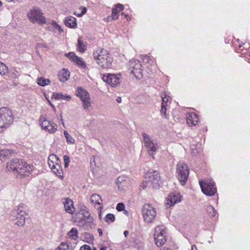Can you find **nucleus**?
<instances>
[{
	"label": "nucleus",
	"instance_id": "nucleus-1",
	"mask_svg": "<svg viewBox=\"0 0 250 250\" xmlns=\"http://www.w3.org/2000/svg\"><path fill=\"white\" fill-rule=\"evenodd\" d=\"M93 56L101 68H108L112 62V59L108 52L104 49H98L94 52Z\"/></svg>",
	"mask_w": 250,
	"mask_h": 250
},
{
	"label": "nucleus",
	"instance_id": "nucleus-2",
	"mask_svg": "<svg viewBox=\"0 0 250 250\" xmlns=\"http://www.w3.org/2000/svg\"><path fill=\"white\" fill-rule=\"evenodd\" d=\"M8 170L15 171L21 176L26 175L29 173L31 167L28 164L18 159H14L7 165Z\"/></svg>",
	"mask_w": 250,
	"mask_h": 250
},
{
	"label": "nucleus",
	"instance_id": "nucleus-3",
	"mask_svg": "<svg viewBox=\"0 0 250 250\" xmlns=\"http://www.w3.org/2000/svg\"><path fill=\"white\" fill-rule=\"evenodd\" d=\"M13 122V114L11 110L3 107L0 109V132L8 128Z\"/></svg>",
	"mask_w": 250,
	"mask_h": 250
},
{
	"label": "nucleus",
	"instance_id": "nucleus-4",
	"mask_svg": "<svg viewBox=\"0 0 250 250\" xmlns=\"http://www.w3.org/2000/svg\"><path fill=\"white\" fill-rule=\"evenodd\" d=\"M27 214L26 212V206L23 204H21L17 206L11 213L13 219L14 217L17 220L16 224L19 226H23L25 224V216Z\"/></svg>",
	"mask_w": 250,
	"mask_h": 250
},
{
	"label": "nucleus",
	"instance_id": "nucleus-5",
	"mask_svg": "<svg viewBox=\"0 0 250 250\" xmlns=\"http://www.w3.org/2000/svg\"><path fill=\"white\" fill-rule=\"evenodd\" d=\"M177 178L182 186L185 185L189 175V168L188 165L184 162H180L176 166Z\"/></svg>",
	"mask_w": 250,
	"mask_h": 250
},
{
	"label": "nucleus",
	"instance_id": "nucleus-6",
	"mask_svg": "<svg viewBox=\"0 0 250 250\" xmlns=\"http://www.w3.org/2000/svg\"><path fill=\"white\" fill-rule=\"evenodd\" d=\"M27 17L32 23H38L40 24L46 23V19L43 16L41 10L37 7H34L27 13Z\"/></svg>",
	"mask_w": 250,
	"mask_h": 250
},
{
	"label": "nucleus",
	"instance_id": "nucleus-7",
	"mask_svg": "<svg viewBox=\"0 0 250 250\" xmlns=\"http://www.w3.org/2000/svg\"><path fill=\"white\" fill-rule=\"evenodd\" d=\"M166 229L164 226H159L155 228L154 239L157 247L162 246L166 242Z\"/></svg>",
	"mask_w": 250,
	"mask_h": 250
},
{
	"label": "nucleus",
	"instance_id": "nucleus-8",
	"mask_svg": "<svg viewBox=\"0 0 250 250\" xmlns=\"http://www.w3.org/2000/svg\"><path fill=\"white\" fill-rule=\"evenodd\" d=\"M144 221L146 223H151L155 219L156 215L155 208L150 204H145L142 209Z\"/></svg>",
	"mask_w": 250,
	"mask_h": 250
},
{
	"label": "nucleus",
	"instance_id": "nucleus-9",
	"mask_svg": "<svg viewBox=\"0 0 250 250\" xmlns=\"http://www.w3.org/2000/svg\"><path fill=\"white\" fill-rule=\"evenodd\" d=\"M202 192L206 195L212 196L216 192L215 183L210 180H205L199 181Z\"/></svg>",
	"mask_w": 250,
	"mask_h": 250
},
{
	"label": "nucleus",
	"instance_id": "nucleus-10",
	"mask_svg": "<svg viewBox=\"0 0 250 250\" xmlns=\"http://www.w3.org/2000/svg\"><path fill=\"white\" fill-rule=\"evenodd\" d=\"M130 73L133 74L137 79L143 77L142 64L140 61L137 59H132L129 62Z\"/></svg>",
	"mask_w": 250,
	"mask_h": 250
},
{
	"label": "nucleus",
	"instance_id": "nucleus-11",
	"mask_svg": "<svg viewBox=\"0 0 250 250\" xmlns=\"http://www.w3.org/2000/svg\"><path fill=\"white\" fill-rule=\"evenodd\" d=\"M76 95L80 97L83 102L84 109L88 110L91 106L90 98L89 93L81 87L78 88Z\"/></svg>",
	"mask_w": 250,
	"mask_h": 250
},
{
	"label": "nucleus",
	"instance_id": "nucleus-12",
	"mask_svg": "<svg viewBox=\"0 0 250 250\" xmlns=\"http://www.w3.org/2000/svg\"><path fill=\"white\" fill-rule=\"evenodd\" d=\"M145 179L146 183L150 184L153 188H156L159 186L160 177L159 173L156 170L148 171L146 174Z\"/></svg>",
	"mask_w": 250,
	"mask_h": 250
},
{
	"label": "nucleus",
	"instance_id": "nucleus-13",
	"mask_svg": "<svg viewBox=\"0 0 250 250\" xmlns=\"http://www.w3.org/2000/svg\"><path fill=\"white\" fill-rule=\"evenodd\" d=\"M102 79L103 81L111 86H115L119 83V78L115 74L103 75Z\"/></svg>",
	"mask_w": 250,
	"mask_h": 250
},
{
	"label": "nucleus",
	"instance_id": "nucleus-14",
	"mask_svg": "<svg viewBox=\"0 0 250 250\" xmlns=\"http://www.w3.org/2000/svg\"><path fill=\"white\" fill-rule=\"evenodd\" d=\"M62 203L66 212L70 214H73L75 210L73 201L69 198H66L63 199Z\"/></svg>",
	"mask_w": 250,
	"mask_h": 250
},
{
	"label": "nucleus",
	"instance_id": "nucleus-15",
	"mask_svg": "<svg viewBox=\"0 0 250 250\" xmlns=\"http://www.w3.org/2000/svg\"><path fill=\"white\" fill-rule=\"evenodd\" d=\"M48 166L51 168V170L53 173L61 178V179H62V170L61 168V166L59 165L58 163L55 164L53 163V164L48 163Z\"/></svg>",
	"mask_w": 250,
	"mask_h": 250
},
{
	"label": "nucleus",
	"instance_id": "nucleus-16",
	"mask_svg": "<svg viewBox=\"0 0 250 250\" xmlns=\"http://www.w3.org/2000/svg\"><path fill=\"white\" fill-rule=\"evenodd\" d=\"M181 201V196L179 194L170 193L167 198V204L170 206Z\"/></svg>",
	"mask_w": 250,
	"mask_h": 250
},
{
	"label": "nucleus",
	"instance_id": "nucleus-17",
	"mask_svg": "<svg viewBox=\"0 0 250 250\" xmlns=\"http://www.w3.org/2000/svg\"><path fill=\"white\" fill-rule=\"evenodd\" d=\"M83 216L87 219V220L83 219L81 220V222L85 224L86 229H88V228H92L93 226V218L90 216L89 213L87 211H85L83 212Z\"/></svg>",
	"mask_w": 250,
	"mask_h": 250
},
{
	"label": "nucleus",
	"instance_id": "nucleus-18",
	"mask_svg": "<svg viewBox=\"0 0 250 250\" xmlns=\"http://www.w3.org/2000/svg\"><path fill=\"white\" fill-rule=\"evenodd\" d=\"M187 123L189 126L196 125L198 123V118L196 114L191 113L187 116Z\"/></svg>",
	"mask_w": 250,
	"mask_h": 250
},
{
	"label": "nucleus",
	"instance_id": "nucleus-19",
	"mask_svg": "<svg viewBox=\"0 0 250 250\" xmlns=\"http://www.w3.org/2000/svg\"><path fill=\"white\" fill-rule=\"evenodd\" d=\"M48 24H49L48 28L50 31H53L55 33H58L60 34L63 32V29L55 21H52L51 22H49Z\"/></svg>",
	"mask_w": 250,
	"mask_h": 250
},
{
	"label": "nucleus",
	"instance_id": "nucleus-20",
	"mask_svg": "<svg viewBox=\"0 0 250 250\" xmlns=\"http://www.w3.org/2000/svg\"><path fill=\"white\" fill-rule=\"evenodd\" d=\"M14 152L11 149H2L0 150V165L6 160V158L11 156Z\"/></svg>",
	"mask_w": 250,
	"mask_h": 250
},
{
	"label": "nucleus",
	"instance_id": "nucleus-21",
	"mask_svg": "<svg viewBox=\"0 0 250 250\" xmlns=\"http://www.w3.org/2000/svg\"><path fill=\"white\" fill-rule=\"evenodd\" d=\"M58 77L61 82H65L70 77L69 72L67 69L63 68L60 71Z\"/></svg>",
	"mask_w": 250,
	"mask_h": 250
},
{
	"label": "nucleus",
	"instance_id": "nucleus-22",
	"mask_svg": "<svg viewBox=\"0 0 250 250\" xmlns=\"http://www.w3.org/2000/svg\"><path fill=\"white\" fill-rule=\"evenodd\" d=\"M64 23L66 26L72 28H76L77 25L76 19L73 17H66Z\"/></svg>",
	"mask_w": 250,
	"mask_h": 250
},
{
	"label": "nucleus",
	"instance_id": "nucleus-23",
	"mask_svg": "<svg viewBox=\"0 0 250 250\" xmlns=\"http://www.w3.org/2000/svg\"><path fill=\"white\" fill-rule=\"evenodd\" d=\"M52 98L55 99L62 100L66 101H69L71 99L70 95H64L62 93H54Z\"/></svg>",
	"mask_w": 250,
	"mask_h": 250
},
{
	"label": "nucleus",
	"instance_id": "nucleus-24",
	"mask_svg": "<svg viewBox=\"0 0 250 250\" xmlns=\"http://www.w3.org/2000/svg\"><path fill=\"white\" fill-rule=\"evenodd\" d=\"M90 201L94 205H101L102 202L101 197L97 194H93L90 197Z\"/></svg>",
	"mask_w": 250,
	"mask_h": 250
},
{
	"label": "nucleus",
	"instance_id": "nucleus-25",
	"mask_svg": "<svg viewBox=\"0 0 250 250\" xmlns=\"http://www.w3.org/2000/svg\"><path fill=\"white\" fill-rule=\"evenodd\" d=\"M119 8V11H121L123 10V6L121 4H117L115 5L114 8L112 11V17L113 20H117L118 18V12H117V9Z\"/></svg>",
	"mask_w": 250,
	"mask_h": 250
},
{
	"label": "nucleus",
	"instance_id": "nucleus-26",
	"mask_svg": "<svg viewBox=\"0 0 250 250\" xmlns=\"http://www.w3.org/2000/svg\"><path fill=\"white\" fill-rule=\"evenodd\" d=\"M82 37L79 38L78 40L77 49L81 52H84L86 49V44L82 41Z\"/></svg>",
	"mask_w": 250,
	"mask_h": 250
},
{
	"label": "nucleus",
	"instance_id": "nucleus-27",
	"mask_svg": "<svg viewBox=\"0 0 250 250\" xmlns=\"http://www.w3.org/2000/svg\"><path fill=\"white\" fill-rule=\"evenodd\" d=\"M145 146L147 148V151L149 152L150 155H151L150 152H152V153L153 152H155L157 148V145L154 144L153 142L148 143L145 145Z\"/></svg>",
	"mask_w": 250,
	"mask_h": 250
},
{
	"label": "nucleus",
	"instance_id": "nucleus-28",
	"mask_svg": "<svg viewBox=\"0 0 250 250\" xmlns=\"http://www.w3.org/2000/svg\"><path fill=\"white\" fill-rule=\"evenodd\" d=\"M206 210L210 218L215 217L216 215V211L212 206L210 205L208 206L207 207Z\"/></svg>",
	"mask_w": 250,
	"mask_h": 250
},
{
	"label": "nucleus",
	"instance_id": "nucleus-29",
	"mask_svg": "<svg viewBox=\"0 0 250 250\" xmlns=\"http://www.w3.org/2000/svg\"><path fill=\"white\" fill-rule=\"evenodd\" d=\"M40 125L42 129H47V122L46 115H42L41 116L40 120Z\"/></svg>",
	"mask_w": 250,
	"mask_h": 250
},
{
	"label": "nucleus",
	"instance_id": "nucleus-30",
	"mask_svg": "<svg viewBox=\"0 0 250 250\" xmlns=\"http://www.w3.org/2000/svg\"><path fill=\"white\" fill-rule=\"evenodd\" d=\"M78 230L76 228H72L67 233L69 237L73 240H76L78 238Z\"/></svg>",
	"mask_w": 250,
	"mask_h": 250
},
{
	"label": "nucleus",
	"instance_id": "nucleus-31",
	"mask_svg": "<svg viewBox=\"0 0 250 250\" xmlns=\"http://www.w3.org/2000/svg\"><path fill=\"white\" fill-rule=\"evenodd\" d=\"M57 130V125L54 123L48 121V132L52 133Z\"/></svg>",
	"mask_w": 250,
	"mask_h": 250
},
{
	"label": "nucleus",
	"instance_id": "nucleus-32",
	"mask_svg": "<svg viewBox=\"0 0 250 250\" xmlns=\"http://www.w3.org/2000/svg\"><path fill=\"white\" fill-rule=\"evenodd\" d=\"M8 68L3 63L0 62V74L6 75L8 73Z\"/></svg>",
	"mask_w": 250,
	"mask_h": 250
},
{
	"label": "nucleus",
	"instance_id": "nucleus-33",
	"mask_svg": "<svg viewBox=\"0 0 250 250\" xmlns=\"http://www.w3.org/2000/svg\"><path fill=\"white\" fill-rule=\"evenodd\" d=\"M63 133L67 144H74L75 143V139L66 131L64 130Z\"/></svg>",
	"mask_w": 250,
	"mask_h": 250
},
{
	"label": "nucleus",
	"instance_id": "nucleus-34",
	"mask_svg": "<svg viewBox=\"0 0 250 250\" xmlns=\"http://www.w3.org/2000/svg\"><path fill=\"white\" fill-rule=\"evenodd\" d=\"M55 250H72L70 246L65 243L62 242Z\"/></svg>",
	"mask_w": 250,
	"mask_h": 250
},
{
	"label": "nucleus",
	"instance_id": "nucleus-35",
	"mask_svg": "<svg viewBox=\"0 0 250 250\" xmlns=\"http://www.w3.org/2000/svg\"><path fill=\"white\" fill-rule=\"evenodd\" d=\"M74 59L75 60H74V62H76L77 64L79 65L83 68L86 67L85 63L81 58L78 57L77 56V57H74Z\"/></svg>",
	"mask_w": 250,
	"mask_h": 250
},
{
	"label": "nucleus",
	"instance_id": "nucleus-36",
	"mask_svg": "<svg viewBox=\"0 0 250 250\" xmlns=\"http://www.w3.org/2000/svg\"><path fill=\"white\" fill-rule=\"evenodd\" d=\"M58 161V158L55 154H50L49 157H48V163H50L51 164H53V163L55 164L57 163Z\"/></svg>",
	"mask_w": 250,
	"mask_h": 250
},
{
	"label": "nucleus",
	"instance_id": "nucleus-37",
	"mask_svg": "<svg viewBox=\"0 0 250 250\" xmlns=\"http://www.w3.org/2000/svg\"><path fill=\"white\" fill-rule=\"evenodd\" d=\"M115 216L113 214L108 213L105 216L104 220L106 222L109 223L113 222L115 221Z\"/></svg>",
	"mask_w": 250,
	"mask_h": 250
},
{
	"label": "nucleus",
	"instance_id": "nucleus-38",
	"mask_svg": "<svg viewBox=\"0 0 250 250\" xmlns=\"http://www.w3.org/2000/svg\"><path fill=\"white\" fill-rule=\"evenodd\" d=\"M142 136L143 137L144 143L145 145L152 142V141L150 139V136L147 134L146 133L143 132Z\"/></svg>",
	"mask_w": 250,
	"mask_h": 250
},
{
	"label": "nucleus",
	"instance_id": "nucleus-39",
	"mask_svg": "<svg viewBox=\"0 0 250 250\" xmlns=\"http://www.w3.org/2000/svg\"><path fill=\"white\" fill-rule=\"evenodd\" d=\"M161 97L162 99V105L167 106L169 97L167 96V94L164 93L162 94Z\"/></svg>",
	"mask_w": 250,
	"mask_h": 250
},
{
	"label": "nucleus",
	"instance_id": "nucleus-40",
	"mask_svg": "<svg viewBox=\"0 0 250 250\" xmlns=\"http://www.w3.org/2000/svg\"><path fill=\"white\" fill-rule=\"evenodd\" d=\"M37 83L41 86H44L47 84L46 80L42 77L39 78L37 80Z\"/></svg>",
	"mask_w": 250,
	"mask_h": 250
},
{
	"label": "nucleus",
	"instance_id": "nucleus-41",
	"mask_svg": "<svg viewBox=\"0 0 250 250\" xmlns=\"http://www.w3.org/2000/svg\"><path fill=\"white\" fill-rule=\"evenodd\" d=\"M166 106L161 105V113L162 114V116L166 118H167V117L166 114Z\"/></svg>",
	"mask_w": 250,
	"mask_h": 250
},
{
	"label": "nucleus",
	"instance_id": "nucleus-42",
	"mask_svg": "<svg viewBox=\"0 0 250 250\" xmlns=\"http://www.w3.org/2000/svg\"><path fill=\"white\" fill-rule=\"evenodd\" d=\"M63 161L64 163V167L67 168L70 162L69 157L67 155H64L63 156Z\"/></svg>",
	"mask_w": 250,
	"mask_h": 250
},
{
	"label": "nucleus",
	"instance_id": "nucleus-43",
	"mask_svg": "<svg viewBox=\"0 0 250 250\" xmlns=\"http://www.w3.org/2000/svg\"><path fill=\"white\" fill-rule=\"evenodd\" d=\"M65 56L68 57L70 60L74 62V57H77L75 54L73 52H69L67 54H65Z\"/></svg>",
	"mask_w": 250,
	"mask_h": 250
},
{
	"label": "nucleus",
	"instance_id": "nucleus-44",
	"mask_svg": "<svg viewBox=\"0 0 250 250\" xmlns=\"http://www.w3.org/2000/svg\"><path fill=\"white\" fill-rule=\"evenodd\" d=\"M125 208V205L122 203H118L117 205V207H116V209L118 211H122Z\"/></svg>",
	"mask_w": 250,
	"mask_h": 250
},
{
	"label": "nucleus",
	"instance_id": "nucleus-45",
	"mask_svg": "<svg viewBox=\"0 0 250 250\" xmlns=\"http://www.w3.org/2000/svg\"><path fill=\"white\" fill-rule=\"evenodd\" d=\"M150 186H151V185H150V184L146 183V180L145 181L142 182V184H141V187L143 189H145L147 187Z\"/></svg>",
	"mask_w": 250,
	"mask_h": 250
},
{
	"label": "nucleus",
	"instance_id": "nucleus-46",
	"mask_svg": "<svg viewBox=\"0 0 250 250\" xmlns=\"http://www.w3.org/2000/svg\"><path fill=\"white\" fill-rule=\"evenodd\" d=\"M125 181L124 177H119L116 179V183L118 185V186H119V184H121L124 181Z\"/></svg>",
	"mask_w": 250,
	"mask_h": 250
},
{
	"label": "nucleus",
	"instance_id": "nucleus-47",
	"mask_svg": "<svg viewBox=\"0 0 250 250\" xmlns=\"http://www.w3.org/2000/svg\"><path fill=\"white\" fill-rule=\"evenodd\" d=\"M80 250H92V249L89 245H84L81 247Z\"/></svg>",
	"mask_w": 250,
	"mask_h": 250
},
{
	"label": "nucleus",
	"instance_id": "nucleus-48",
	"mask_svg": "<svg viewBox=\"0 0 250 250\" xmlns=\"http://www.w3.org/2000/svg\"><path fill=\"white\" fill-rule=\"evenodd\" d=\"M150 61H151V59L148 56H145L143 59V61L145 63H149Z\"/></svg>",
	"mask_w": 250,
	"mask_h": 250
},
{
	"label": "nucleus",
	"instance_id": "nucleus-49",
	"mask_svg": "<svg viewBox=\"0 0 250 250\" xmlns=\"http://www.w3.org/2000/svg\"><path fill=\"white\" fill-rule=\"evenodd\" d=\"M17 71L16 70H15L13 72L11 73V77L13 78H17L18 75H17Z\"/></svg>",
	"mask_w": 250,
	"mask_h": 250
},
{
	"label": "nucleus",
	"instance_id": "nucleus-50",
	"mask_svg": "<svg viewBox=\"0 0 250 250\" xmlns=\"http://www.w3.org/2000/svg\"><path fill=\"white\" fill-rule=\"evenodd\" d=\"M98 233H99V235L101 236L103 234L102 229L100 228L98 229H97Z\"/></svg>",
	"mask_w": 250,
	"mask_h": 250
},
{
	"label": "nucleus",
	"instance_id": "nucleus-51",
	"mask_svg": "<svg viewBox=\"0 0 250 250\" xmlns=\"http://www.w3.org/2000/svg\"><path fill=\"white\" fill-rule=\"evenodd\" d=\"M55 44V42L54 41H52L51 42L49 43V45L51 47H53V46H54Z\"/></svg>",
	"mask_w": 250,
	"mask_h": 250
},
{
	"label": "nucleus",
	"instance_id": "nucleus-52",
	"mask_svg": "<svg viewBox=\"0 0 250 250\" xmlns=\"http://www.w3.org/2000/svg\"><path fill=\"white\" fill-rule=\"evenodd\" d=\"M128 234H129V232L127 230H125L124 232V234L125 237H127V236L128 235Z\"/></svg>",
	"mask_w": 250,
	"mask_h": 250
},
{
	"label": "nucleus",
	"instance_id": "nucleus-53",
	"mask_svg": "<svg viewBox=\"0 0 250 250\" xmlns=\"http://www.w3.org/2000/svg\"><path fill=\"white\" fill-rule=\"evenodd\" d=\"M121 101H122V99H121V98L120 97H118L117 99H116V101L119 103H120L121 102Z\"/></svg>",
	"mask_w": 250,
	"mask_h": 250
},
{
	"label": "nucleus",
	"instance_id": "nucleus-54",
	"mask_svg": "<svg viewBox=\"0 0 250 250\" xmlns=\"http://www.w3.org/2000/svg\"><path fill=\"white\" fill-rule=\"evenodd\" d=\"M191 250H197V247L195 245L192 246Z\"/></svg>",
	"mask_w": 250,
	"mask_h": 250
},
{
	"label": "nucleus",
	"instance_id": "nucleus-55",
	"mask_svg": "<svg viewBox=\"0 0 250 250\" xmlns=\"http://www.w3.org/2000/svg\"><path fill=\"white\" fill-rule=\"evenodd\" d=\"M100 250H107V248L105 246H103L100 248Z\"/></svg>",
	"mask_w": 250,
	"mask_h": 250
},
{
	"label": "nucleus",
	"instance_id": "nucleus-56",
	"mask_svg": "<svg viewBox=\"0 0 250 250\" xmlns=\"http://www.w3.org/2000/svg\"><path fill=\"white\" fill-rule=\"evenodd\" d=\"M47 102L48 103H49V104L52 107V108L55 110V107L53 105V104L50 103V102L49 101V100L48 99L47 100Z\"/></svg>",
	"mask_w": 250,
	"mask_h": 250
},
{
	"label": "nucleus",
	"instance_id": "nucleus-57",
	"mask_svg": "<svg viewBox=\"0 0 250 250\" xmlns=\"http://www.w3.org/2000/svg\"><path fill=\"white\" fill-rule=\"evenodd\" d=\"M86 8H84L83 9V11H82V15H83V14H85V13H86Z\"/></svg>",
	"mask_w": 250,
	"mask_h": 250
},
{
	"label": "nucleus",
	"instance_id": "nucleus-58",
	"mask_svg": "<svg viewBox=\"0 0 250 250\" xmlns=\"http://www.w3.org/2000/svg\"><path fill=\"white\" fill-rule=\"evenodd\" d=\"M43 94L45 98V99H47V94H46V93L45 92H43Z\"/></svg>",
	"mask_w": 250,
	"mask_h": 250
},
{
	"label": "nucleus",
	"instance_id": "nucleus-59",
	"mask_svg": "<svg viewBox=\"0 0 250 250\" xmlns=\"http://www.w3.org/2000/svg\"><path fill=\"white\" fill-rule=\"evenodd\" d=\"M171 250L169 248H164L162 250Z\"/></svg>",
	"mask_w": 250,
	"mask_h": 250
},
{
	"label": "nucleus",
	"instance_id": "nucleus-60",
	"mask_svg": "<svg viewBox=\"0 0 250 250\" xmlns=\"http://www.w3.org/2000/svg\"><path fill=\"white\" fill-rule=\"evenodd\" d=\"M36 250H43V249H42L41 248H39L38 249H37Z\"/></svg>",
	"mask_w": 250,
	"mask_h": 250
},
{
	"label": "nucleus",
	"instance_id": "nucleus-61",
	"mask_svg": "<svg viewBox=\"0 0 250 250\" xmlns=\"http://www.w3.org/2000/svg\"><path fill=\"white\" fill-rule=\"evenodd\" d=\"M99 217L100 219H101V211L99 212Z\"/></svg>",
	"mask_w": 250,
	"mask_h": 250
},
{
	"label": "nucleus",
	"instance_id": "nucleus-62",
	"mask_svg": "<svg viewBox=\"0 0 250 250\" xmlns=\"http://www.w3.org/2000/svg\"><path fill=\"white\" fill-rule=\"evenodd\" d=\"M125 18H126L127 20H128V18H127L128 16L126 15H125Z\"/></svg>",
	"mask_w": 250,
	"mask_h": 250
},
{
	"label": "nucleus",
	"instance_id": "nucleus-63",
	"mask_svg": "<svg viewBox=\"0 0 250 250\" xmlns=\"http://www.w3.org/2000/svg\"><path fill=\"white\" fill-rule=\"evenodd\" d=\"M50 83V81L48 79V85Z\"/></svg>",
	"mask_w": 250,
	"mask_h": 250
},
{
	"label": "nucleus",
	"instance_id": "nucleus-64",
	"mask_svg": "<svg viewBox=\"0 0 250 250\" xmlns=\"http://www.w3.org/2000/svg\"><path fill=\"white\" fill-rule=\"evenodd\" d=\"M117 12H118V13L120 12V11H119V8H117Z\"/></svg>",
	"mask_w": 250,
	"mask_h": 250
}]
</instances>
